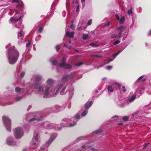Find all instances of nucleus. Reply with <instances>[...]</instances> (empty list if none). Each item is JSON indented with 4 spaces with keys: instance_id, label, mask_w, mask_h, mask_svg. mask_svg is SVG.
<instances>
[{
    "instance_id": "9d476101",
    "label": "nucleus",
    "mask_w": 151,
    "mask_h": 151,
    "mask_svg": "<svg viewBox=\"0 0 151 151\" xmlns=\"http://www.w3.org/2000/svg\"><path fill=\"white\" fill-rule=\"evenodd\" d=\"M126 27L124 26L118 27L117 28V29L119 30H120L119 32H121L122 33L123 32L124 30L126 29Z\"/></svg>"
},
{
    "instance_id": "a878e982",
    "label": "nucleus",
    "mask_w": 151,
    "mask_h": 151,
    "mask_svg": "<svg viewBox=\"0 0 151 151\" xmlns=\"http://www.w3.org/2000/svg\"><path fill=\"white\" fill-rule=\"evenodd\" d=\"M66 86H65L63 88V89H62V90L60 92V94L61 95H63V94H64L63 93L64 92L65 90L66 89Z\"/></svg>"
},
{
    "instance_id": "ddd939ff",
    "label": "nucleus",
    "mask_w": 151,
    "mask_h": 151,
    "mask_svg": "<svg viewBox=\"0 0 151 151\" xmlns=\"http://www.w3.org/2000/svg\"><path fill=\"white\" fill-rule=\"evenodd\" d=\"M18 38L19 39H22L24 35L22 34V31H21L18 34Z\"/></svg>"
},
{
    "instance_id": "09e8293b",
    "label": "nucleus",
    "mask_w": 151,
    "mask_h": 151,
    "mask_svg": "<svg viewBox=\"0 0 151 151\" xmlns=\"http://www.w3.org/2000/svg\"><path fill=\"white\" fill-rule=\"evenodd\" d=\"M30 42L29 41V42L27 43L26 44V46L27 47H29L30 46Z\"/></svg>"
},
{
    "instance_id": "423d86ee",
    "label": "nucleus",
    "mask_w": 151,
    "mask_h": 151,
    "mask_svg": "<svg viewBox=\"0 0 151 151\" xmlns=\"http://www.w3.org/2000/svg\"><path fill=\"white\" fill-rule=\"evenodd\" d=\"M74 34V32H72L70 33L69 31H67L66 33V36L70 38H72L73 37Z\"/></svg>"
},
{
    "instance_id": "6ab92c4d",
    "label": "nucleus",
    "mask_w": 151,
    "mask_h": 151,
    "mask_svg": "<svg viewBox=\"0 0 151 151\" xmlns=\"http://www.w3.org/2000/svg\"><path fill=\"white\" fill-rule=\"evenodd\" d=\"M22 88H19L18 87H17L15 88V90L16 92H20L22 91Z\"/></svg>"
},
{
    "instance_id": "4c0bfd02",
    "label": "nucleus",
    "mask_w": 151,
    "mask_h": 151,
    "mask_svg": "<svg viewBox=\"0 0 151 151\" xmlns=\"http://www.w3.org/2000/svg\"><path fill=\"white\" fill-rule=\"evenodd\" d=\"M128 14L130 15L132 13V8H131L130 9H129L128 10Z\"/></svg>"
},
{
    "instance_id": "6e6552de",
    "label": "nucleus",
    "mask_w": 151,
    "mask_h": 151,
    "mask_svg": "<svg viewBox=\"0 0 151 151\" xmlns=\"http://www.w3.org/2000/svg\"><path fill=\"white\" fill-rule=\"evenodd\" d=\"M42 118V117H39L38 118H35V117L32 118H31V119H29L28 122L29 123H31L33 121H34L35 120H37V121H40L41 120V119Z\"/></svg>"
},
{
    "instance_id": "f704fd0d",
    "label": "nucleus",
    "mask_w": 151,
    "mask_h": 151,
    "mask_svg": "<svg viewBox=\"0 0 151 151\" xmlns=\"http://www.w3.org/2000/svg\"><path fill=\"white\" fill-rule=\"evenodd\" d=\"M120 42V41L119 40H116L114 43V45H116L119 44Z\"/></svg>"
},
{
    "instance_id": "4d7b16f0",
    "label": "nucleus",
    "mask_w": 151,
    "mask_h": 151,
    "mask_svg": "<svg viewBox=\"0 0 151 151\" xmlns=\"http://www.w3.org/2000/svg\"><path fill=\"white\" fill-rule=\"evenodd\" d=\"M76 117L77 119H79L80 117V116L78 114L76 115Z\"/></svg>"
},
{
    "instance_id": "1a4fd4ad",
    "label": "nucleus",
    "mask_w": 151,
    "mask_h": 151,
    "mask_svg": "<svg viewBox=\"0 0 151 151\" xmlns=\"http://www.w3.org/2000/svg\"><path fill=\"white\" fill-rule=\"evenodd\" d=\"M92 101H90L88 103V102H87L85 105V107L86 109H88L89 107H90L92 105Z\"/></svg>"
},
{
    "instance_id": "2eb2a0df",
    "label": "nucleus",
    "mask_w": 151,
    "mask_h": 151,
    "mask_svg": "<svg viewBox=\"0 0 151 151\" xmlns=\"http://www.w3.org/2000/svg\"><path fill=\"white\" fill-rule=\"evenodd\" d=\"M49 93V91L45 90V95L43 96V97L45 98H47V96Z\"/></svg>"
},
{
    "instance_id": "7ed1b4c3",
    "label": "nucleus",
    "mask_w": 151,
    "mask_h": 151,
    "mask_svg": "<svg viewBox=\"0 0 151 151\" xmlns=\"http://www.w3.org/2000/svg\"><path fill=\"white\" fill-rule=\"evenodd\" d=\"M23 131L20 127H17L14 133V135L16 139H19L21 138L23 135Z\"/></svg>"
},
{
    "instance_id": "7c9ffc66",
    "label": "nucleus",
    "mask_w": 151,
    "mask_h": 151,
    "mask_svg": "<svg viewBox=\"0 0 151 151\" xmlns=\"http://www.w3.org/2000/svg\"><path fill=\"white\" fill-rule=\"evenodd\" d=\"M102 132L103 130L100 129H97L95 131V132L97 133H102Z\"/></svg>"
},
{
    "instance_id": "72a5a7b5",
    "label": "nucleus",
    "mask_w": 151,
    "mask_h": 151,
    "mask_svg": "<svg viewBox=\"0 0 151 151\" xmlns=\"http://www.w3.org/2000/svg\"><path fill=\"white\" fill-rule=\"evenodd\" d=\"M118 36L116 35L113 34L111 35V37L112 39H113L115 38H116Z\"/></svg>"
},
{
    "instance_id": "cd10ccee",
    "label": "nucleus",
    "mask_w": 151,
    "mask_h": 151,
    "mask_svg": "<svg viewBox=\"0 0 151 151\" xmlns=\"http://www.w3.org/2000/svg\"><path fill=\"white\" fill-rule=\"evenodd\" d=\"M66 63H65L63 62L60 64V66L61 67H65V66L66 65Z\"/></svg>"
},
{
    "instance_id": "2f4dec72",
    "label": "nucleus",
    "mask_w": 151,
    "mask_h": 151,
    "mask_svg": "<svg viewBox=\"0 0 151 151\" xmlns=\"http://www.w3.org/2000/svg\"><path fill=\"white\" fill-rule=\"evenodd\" d=\"M70 27L72 30H74L75 27V25H74L73 24H72L70 25Z\"/></svg>"
},
{
    "instance_id": "13d9d810",
    "label": "nucleus",
    "mask_w": 151,
    "mask_h": 151,
    "mask_svg": "<svg viewBox=\"0 0 151 151\" xmlns=\"http://www.w3.org/2000/svg\"><path fill=\"white\" fill-rule=\"evenodd\" d=\"M79 8V5H78V6H77V7L76 9V12H78V11Z\"/></svg>"
},
{
    "instance_id": "a18cd8bd",
    "label": "nucleus",
    "mask_w": 151,
    "mask_h": 151,
    "mask_svg": "<svg viewBox=\"0 0 151 151\" xmlns=\"http://www.w3.org/2000/svg\"><path fill=\"white\" fill-rule=\"evenodd\" d=\"M92 23V20L91 19H90L88 22L87 23L88 25H90Z\"/></svg>"
},
{
    "instance_id": "9b49d317",
    "label": "nucleus",
    "mask_w": 151,
    "mask_h": 151,
    "mask_svg": "<svg viewBox=\"0 0 151 151\" xmlns=\"http://www.w3.org/2000/svg\"><path fill=\"white\" fill-rule=\"evenodd\" d=\"M68 75H64L63 76L62 78L63 82H65L68 81Z\"/></svg>"
},
{
    "instance_id": "603ef678",
    "label": "nucleus",
    "mask_w": 151,
    "mask_h": 151,
    "mask_svg": "<svg viewBox=\"0 0 151 151\" xmlns=\"http://www.w3.org/2000/svg\"><path fill=\"white\" fill-rule=\"evenodd\" d=\"M122 88L123 89V91L126 92V90L125 89V87L124 86H122Z\"/></svg>"
},
{
    "instance_id": "20e7f679",
    "label": "nucleus",
    "mask_w": 151,
    "mask_h": 151,
    "mask_svg": "<svg viewBox=\"0 0 151 151\" xmlns=\"http://www.w3.org/2000/svg\"><path fill=\"white\" fill-rule=\"evenodd\" d=\"M39 85L37 83H35L34 85V88L35 89H38L39 91H44V88L42 86H39Z\"/></svg>"
},
{
    "instance_id": "ea45409f",
    "label": "nucleus",
    "mask_w": 151,
    "mask_h": 151,
    "mask_svg": "<svg viewBox=\"0 0 151 151\" xmlns=\"http://www.w3.org/2000/svg\"><path fill=\"white\" fill-rule=\"evenodd\" d=\"M38 134L37 133L35 137V139L36 140V141H37L38 140Z\"/></svg>"
},
{
    "instance_id": "aec40b11",
    "label": "nucleus",
    "mask_w": 151,
    "mask_h": 151,
    "mask_svg": "<svg viewBox=\"0 0 151 151\" xmlns=\"http://www.w3.org/2000/svg\"><path fill=\"white\" fill-rule=\"evenodd\" d=\"M108 90L109 91H110L111 92H112L113 91V89L112 88V87L111 86H110L107 88Z\"/></svg>"
},
{
    "instance_id": "680f3d73",
    "label": "nucleus",
    "mask_w": 151,
    "mask_h": 151,
    "mask_svg": "<svg viewBox=\"0 0 151 151\" xmlns=\"http://www.w3.org/2000/svg\"><path fill=\"white\" fill-rule=\"evenodd\" d=\"M113 61V60L111 59H110L108 60V62L107 63H109V62Z\"/></svg>"
},
{
    "instance_id": "79ce46f5",
    "label": "nucleus",
    "mask_w": 151,
    "mask_h": 151,
    "mask_svg": "<svg viewBox=\"0 0 151 151\" xmlns=\"http://www.w3.org/2000/svg\"><path fill=\"white\" fill-rule=\"evenodd\" d=\"M43 28L42 27H40L39 29V31L40 32H41L43 30Z\"/></svg>"
},
{
    "instance_id": "69168bd1",
    "label": "nucleus",
    "mask_w": 151,
    "mask_h": 151,
    "mask_svg": "<svg viewBox=\"0 0 151 151\" xmlns=\"http://www.w3.org/2000/svg\"><path fill=\"white\" fill-rule=\"evenodd\" d=\"M50 89V88L49 87H46V90L49 91Z\"/></svg>"
},
{
    "instance_id": "e2e57ef3",
    "label": "nucleus",
    "mask_w": 151,
    "mask_h": 151,
    "mask_svg": "<svg viewBox=\"0 0 151 151\" xmlns=\"http://www.w3.org/2000/svg\"><path fill=\"white\" fill-rule=\"evenodd\" d=\"M118 55V53H115L113 55V56H114V57Z\"/></svg>"
},
{
    "instance_id": "864d4df0",
    "label": "nucleus",
    "mask_w": 151,
    "mask_h": 151,
    "mask_svg": "<svg viewBox=\"0 0 151 151\" xmlns=\"http://www.w3.org/2000/svg\"><path fill=\"white\" fill-rule=\"evenodd\" d=\"M115 84L116 85H117L118 86V87L119 88H120V87L121 86V85L119 84V83H115Z\"/></svg>"
},
{
    "instance_id": "c03bdc74",
    "label": "nucleus",
    "mask_w": 151,
    "mask_h": 151,
    "mask_svg": "<svg viewBox=\"0 0 151 151\" xmlns=\"http://www.w3.org/2000/svg\"><path fill=\"white\" fill-rule=\"evenodd\" d=\"M25 75V73L24 72H22L20 75V77L21 78L23 77Z\"/></svg>"
},
{
    "instance_id": "bf43d9fd",
    "label": "nucleus",
    "mask_w": 151,
    "mask_h": 151,
    "mask_svg": "<svg viewBox=\"0 0 151 151\" xmlns=\"http://www.w3.org/2000/svg\"><path fill=\"white\" fill-rule=\"evenodd\" d=\"M19 0H13L12 1V2L14 3L15 2H16L17 3L18 2H19Z\"/></svg>"
},
{
    "instance_id": "0eeeda50",
    "label": "nucleus",
    "mask_w": 151,
    "mask_h": 151,
    "mask_svg": "<svg viewBox=\"0 0 151 151\" xmlns=\"http://www.w3.org/2000/svg\"><path fill=\"white\" fill-rule=\"evenodd\" d=\"M56 137V136L52 135L51 136L50 139L47 142V143L48 145L50 144Z\"/></svg>"
},
{
    "instance_id": "473e14b6",
    "label": "nucleus",
    "mask_w": 151,
    "mask_h": 151,
    "mask_svg": "<svg viewBox=\"0 0 151 151\" xmlns=\"http://www.w3.org/2000/svg\"><path fill=\"white\" fill-rule=\"evenodd\" d=\"M129 118L127 116H125L123 117V119L124 121H127L129 119Z\"/></svg>"
},
{
    "instance_id": "de8ad7c7",
    "label": "nucleus",
    "mask_w": 151,
    "mask_h": 151,
    "mask_svg": "<svg viewBox=\"0 0 151 151\" xmlns=\"http://www.w3.org/2000/svg\"><path fill=\"white\" fill-rule=\"evenodd\" d=\"M13 142L11 141H8L7 144L9 145H11L12 144Z\"/></svg>"
},
{
    "instance_id": "c9c22d12",
    "label": "nucleus",
    "mask_w": 151,
    "mask_h": 151,
    "mask_svg": "<svg viewBox=\"0 0 151 151\" xmlns=\"http://www.w3.org/2000/svg\"><path fill=\"white\" fill-rule=\"evenodd\" d=\"M22 98V96H19L17 97L16 98V101H19Z\"/></svg>"
},
{
    "instance_id": "f257e3e1",
    "label": "nucleus",
    "mask_w": 151,
    "mask_h": 151,
    "mask_svg": "<svg viewBox=\"0 0 151 151\" xmlns=\"http://www.w3.org/2000/svg\"><path fill=\"white\" fill-rule=\"evenodd\" d=\"M19 55V52L15 49L14 46L9 48L7 57L10 64H14L17 61Z\"/></svg>"
},
{
    "instance_id": "37998d69",
    "label": "nucleus",
    "mask_w": 151,
    "mask_h": 151,
    "mask_svg": "<svg viewBox=\"0 0 151 151\" xmlns=\"http://www.w3.org/2000/svg\"><path fill=\"white\" fill-rule=\"evenodd\" d=\"M76 124V123H73V124L70 123L69 124V127H71L74 126Z\"/></svg>"
},
{
    "instance_id": "338daca9",
    "label": "nucleus",
    "mask_w": 151,
    "mask_h": 151,
    "mask_svg": "<svg viewBox=\"0 0 151 151\" xmlns=\"http://www.w3.org/2000/svg\"><path fill=\"white\" fill-rule=\"evenodd\" d=\"M123 124V123H118V125L119 126L122 125Z\"/></svg>"
},
{
    "instance_id": "c85d7f7f",
    "label": "nucleus",
    "mask_w": 151,
    "mask_h": 151,
    "mask_svg": "<svg viewBox=\"0 0 151 151\" xmlns=\"http://www.w3.org/2000/svg\"><path fill=\"white\" fill-rule=\"evenodd\" d=\"M135 99V96L134 95H132L130 99V101H132L134 100Z\"/></svg>"
},
{
    "instance_id": "58836bf2",
    "label": "nucleus",
    "mask_w": 151,
    "mask_h": 151,
    "mask_svg": "<svg viewBox=\"0 0 151 151\" xmlns=\"http://www.w3.org/2000/svg\"><path fill=\"white\" fill-rule=\"evenodd\" d=\"M87 114V112L86 111H84L81 114V115L83 116H85Z\"/></svg>"
},
{
    "instance_id": "f8f14e48",
    "label": "nucleus",
    "mask_w": 151,
    "mask_h": 151,
    "mask_svg": "<svg viewBox=\"0 0 151 151\" xmlns=\"http://www.w3.org/2000/svg\"><path fill=\"white\" fill-rule=\"evenodd\" d=\"M18 3L17 6H19L21 8L23 7V2L20 0H19V2H17Z\"/></svg>"
},
{
    "instance_id": "3c124183",
    "label": "nucleus",
    "mask_w": 151,
    "mask_h": 151,
    "mask_svg": "<svg viewBox=\"0 0 151 151\" xmlns=\"http://www.w3.org/2000/svg\"><path fill=\"white\" fill-rule=\"evenodd\" d=\"M106 68L110 70L112 68V66H111L110 65H109V66H107V67H106Z\"/></svg>"
},
{
    "instance_id": "6e6d98bb",
    "label": "nucleus",
    "mask_w": 151,
    "mask_h": 151,
    "mask_svg": "<svg viewBox=\"0 0 151 151\" xmlns=\"http://www.w3.org/2000/svg\"><path fill=\"white\" fill-rule=\"evenodd\" d=\"M115 17L117 20H119L120 19L119 17L117 15H115Z\"/></svg>"
},
{
    "instance_id": "4be33fe9",
    "label": "nucleus",
    "mask_w": 151,
    "mask_h": 151,
    "mask_svg": "<svg viewBox=\"0 0 151 151\" xmlns=\"http://www.w3.org/2000/svg\"><path fill=\"white\" fill-rule=\"evenodd\" d=\"M90 45L92 47H97L98 46V45L97 44L94 42H92L90 43Z\"/></svg>"
},
{
    "instance_id": "39448f33",
    "label": "nucleus",
    "mask_w": 151,
    "mask_h": 151,
    "mask_svg": "<svg viewBox=\"0 0 151 151\" xmlns=\"http://www.w3.org/2000/svg\"><path fill=\"white\" fill-rule=\"evenodd\" d=\"M22 18V17L21 16H20V17L18 19H17L15 18L12 17L11 18L10 20L11 22L14 23L15 22H16L18 21L20 19H21Z\"/></svg>"
},
{
    "instance_id": "b1692460",
    "label": "nucleus",
    "mask_w": 151,
    "mask_h": 151,
    "mask_svg": "<svg viewBox=\"0 0 151 151\" xmlns=\"http://www.w3.org/2000/svg\"><path fill=\"white\" fill-rule=\"evenodd\" d=\"M91 56L94 57L98 58H100L102 57V56L101 55H91Z\"/></svg>"
},
{
    "instance_id": "393cba45",
    "label": "nucleus",
    "mask_w": 151,
    "mask_h": 151,
    "mask_svg": "<svg viewBox=\"0 0 151 151\" xmlns=\"http://www.w3.org/2000/svg\"><path fill=\"white\" fill-rule=\"evenodd\" d=\"M66 59H67V56H64L62 58V60H61V61L65 63V61L66 60Z\"/></svg>"
},
{
    "instance_id": "bb28decb",
    "label": "nucleus",
    "mask_w": 151,
    "mask_h": 151,
    "mask_svg": "<svg viewBox=\"0 0 151 151\" xmlns=\"http://www.w3.org/2000/svg\"><path fill=\"white\" fill-rule=\"evenodd\" d=\"M51 63L53 65H56L57 63V60H53Z\"/></svg>"
},
{
    "instance_id": "e433bc0d",
    "label": "nucleus",
    "mask_w": 151,
    "mask_h": 151,
    "mask_svg": "<svg viewBox=\"0 0 151 151\" xmlns=\"http://www.w3.org/2000/svg\"><path fill=\"white\" fill-rule=\"evenodd\" d=\"M74 77V74L73 73H71L69 77L71 78H73Z\"/></svg>"
},
{
    "instance_id": "49530a36",
    "label": "nucleus",
    "mask_w": 151,
    "mask_h": 151,
    "mask_svg": "<svg viewBox=\"0 0 151 151\" xmlns=\"http://www.w3.org/2000/svg\"><path fill=\"white\" fill-rule=\"evenodd\" d=\"M149 144H150V143H147L145 144L143 147V149H145L146 147L147 146V145H148Z\"/></svg>"
},
{
    "instance_id": "5701e85b",
    "label": "nucleus",
    "mask_w": 151,
    "mask_h": 151,
    "mask_svg": "<svg viewBox=\"0 0 151 151\" xmlns=\"http://www.w3.org/2000/svg\"><path fill=\"white\" fill-rule=\"evenodd\" d=\"M41 77L39 76H37L35 78V81L37 82H39L41 80Z\"/></svg>"
},
{
    "instance_id": "052dcab7",
    "label": "nucleus",
    "mask_w": 151,
    "mask_h": 151,
    "mask_svg": "<svg viewBox=\"0 0 151 151\" xmlns=\"http://www.w3.org/2000/svg\"><path fill=\"white\" fill-rule=\"evenodd\" d=\"M148 35L151 36V29L150 30L148 33Z\"/></svg>"
},
{
    "instance_id": "8fccbe9b",
    "label": "nucleus",
    "mask_w": 151,
    "mask_h": 151,
    "mask_svg": "<svg viewBox=\"0 0 151 151\" xmlns=\"http://www.w3.org/2000/svg\"><path fill=\"white\" fill-rule=\"evenodd\" d=\"M122 32H119L118 33V37L119 38H121L122 37Z\"/></svg>"
},
{
    "instance_id": "f03ea898",
    "label": "nucleus",
    "mask_w": 151,
    "mask_h": 151,
    "mask_svg": "<svg viewBox=\"0 0 151 151\" xmlns=\"http://www.w3.org/2000/svg\"><path fill=\"white\" fill-rule=\"evenodd\" d=\"M2 119L5 124L7 130L11 132V122L10 119L6 116H3Z\"/></svg>"
},
{
    "instance_id": "412c9836",
    "label": "nucleus",
    "mask_w": 151,
    "mask_h": 151,
    "mask_svg": "<svg viewBox=\"0 0 151 151\" xmlns=\"http://www.w3.org/2000/svg\"><path fill=\"white\" fill-rule=\"evenodd\" d=\"M125 21L124 17H122L119 20V22L120 24H123L124 22Z\"/></svg>"
},
{
    "instance_id": "f3484780",
    "label": "nucleus",
    "mask_w": 151,
    "mask_h": 151,
    "mask_svg": "<svg viewBox=\"0 0 151 151\" xmlns=\"http://www.w3.org/2000/svg\"><path fill=\"white\" fill-rule=\"evenodd\" d=\"M38 114L37 113L34 112L30 114H28L27 116H29L30 115H32L34 117H38V116L37 115Z\"/></svg>"
},
{
    "instance_id": "774afa93",
    "label": "nucleus",
    "mask_w": 151,
    "mask_h": 151,
    "mask_svg": "<svg viewBox=\"0 0 151 151\" xmlns=\"http://www.w3.org/2000/svg\"><path fill=\"white\" fill-rule=\"evenodd\" d=\"M106 79V78H105V77L104 78H102V80H103V81L105 80Z\"/></svg>"
},
{
    "instance_id": "dca6fc26",
    "label": "nucleus",
    "mask_w": 151,
    "mask_h": 151,
    "mask_svg": "<svg viewBox=\"0 0 151 151\" xmlns=\"http://www.w3.org/2000/svg\"><path fill=\"white\" fill-rule=\"evenodd\" d=\"M89 35L87 34H84L83 35V39L84 40H86L88 38Z\"/></svg>"
},
{
    "instance_id": "0e129e2a",
    "label": "nucleus",
    "mask_w": 151,
    "mask_h": 151,
    "mask_svg": "<svg viewBox=\"0 0 151 151\" xmlns=\"http://www.w3.org/2000/svg\"><path fill=\"white\" fill-rule=\"evenodd\" d=\"M86 147H87V146H85V145H83L81 146V147L83 149L86 148Z\"/></svg>"
},
{
    "instance_id": "a19ab883",
    "label": "nucleus",
    "mask_w": 151,
    "mask_h": 151,
    "mask_svg": "<svg viewBox=\"0 0 151 151\" xmlns=\"http://www.w3.org/2000/svg\"><path fill=\"white\" fill-rule=\"evenodd\" d=\"M83 63L81 62H80L78 63H76L75 65L77 66H79L83 64Z\"/></svg>"
},
{
    "instance_id": "4468645a",
    "label": "nucleus",
    "mask_w": 151,
    "mask_h": 151,
    "mask_svg": "<svg viewBox=\"0 0 151 151\" xmlns=\"http://www.w3.org/2000/svg\"><path fill=\"white\" fill-rule=\"evenodd\" d=\"M47 82L48 84H52L54 83V81L52 79L49 78L47 80Z\"/></svg>"
},
{
    "instance_id": "5fc2aeb1",
    "label": "nucleus",
    "mask_w": 151,
    "mask_h": 151,
    "mask_svg": "<svg viewBox=\"0 0 151 151\" xmlns=\"http://www.w3.org/2000/svg\"><path fill=\"white\" fill-rule=\"evenodd\" d=\"M143 77H144V76H141L140 77H139L138 78V81L140 80H141L143 78Z\"/></svg>"
},
{
    "instance_id": "a211bd4d",
    "label": "nucleus",
    "mask_w": 151,
    "mask_h": 151,
    "mask_svg": "<svg viewBox=\"0 0 151 151\" xmlns=\"http://www.w3.org/2000/svg\"><path fill=\"white\" fill-rule=\"evenodd\" d=\"M71 67H72V66H71V65H70L66 63V65H65L64 68L65 69H68L70 68Z\"/></svg>"
},
{
    "instance_id": "c756f323",
    "label": "nucleus",
    "mask_w": 151,
    "mask_h": 151,
    "mask_svg": "<svg viewBox=\"0 0 151 151\" xmlns=\"http://www.w3.org/2000/svg\"><path fill=\"white\" fill-rule=\"evenodd\" d=\"M55 48L57 51L58 52L60 50V47L59 46V45H58L56 46Z\"/></svg>"
}]
</instances>
